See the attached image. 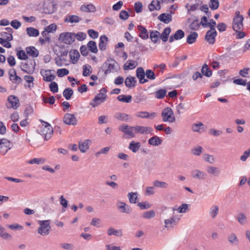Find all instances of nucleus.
I'll return each instance as SVG.
<instances>
[{
  "instance_id": "7",
  "label": "nucleus",
  "mask_w": 250,
  "mask_h": 250,
  "mask_svg": "<svg viewBox=\"0 0 250 250\" xmlns=\"http://www.w3.org/2000/svg\"><path fill=\"white\" fill-rule=\"evenodd\" d=\"M36 62L35 61L31 60L28 62L22 63L21 70L24 73L28 74L34 73L35 69Z\"/></svg>"
},
{
  "instance_id": "32",
  "label": "nucleus",
  "mask_w": 250,
  "mask_h": 250,
  "mask_svg": "<svg viewBox=\"0 0 250 250\" xmlns=\"http://www.w3.org/2000/svg\"><path fill=\"white\" fill-rule=\"evenodd\" d=\"M201 73L204 76L210 77L211 76L212 72V70L209 68L208 65L205 63L201 68Z\"/></svg>"
},
{
  "instance_id": "59",
  "label": "nucleus",
  "mask_w": 250,
  "mask_h": 250,
  "mask_svg": "<svg viewBox=\"0 0 250 250\" xmlns=\"http://www.w3.org/2000/svg\"><path fill=\"white\" fill-rule=\"evenodd\" d=\"M86 34L83 32H79L76 34L74 33V39L76 38L79 41L84 40L86 38Z\"/></svg>"
},
{
  "instance_id": "9",
  "label": "nucleus",
  "mask_w": 250,
  "mask_h": 250,
  "mask_svg": "<svg viewBox=\"0 0 250 250\" xmlns=\"http://www.w3.org/2000/svg\"><path fill=\"white\" fill-rule=\"evenodd\" d=\"M217 33L216 30H208L205 37V40L210 44H213L215 42V38Z\"/></svg>"
},
{
  "instance_id": "45",
  "label": "nucleus",
  "mask_w": 250,
  "mask_h": 250,
  "mask_svg": "<svg viewBox=\"0 0 250 250\" xmlns=\"http://www.w3.org/2000/svg\"><path fill=\"white\" fill-rule=\"evenodd\" d=\"M73 90L70 88H66L63 91V96L66 100H69L73 94Z\"/></svg>"
},
{
  "instance_id": "27",
  "label": "nucleus",
  "mask_w": 250,
  "mask_h": 250,
  "mask_svg": "<svg viewBox=\"0 0 250 250\" xmlns=\"http://www.w3.org/2000/svg\"><path fill=\"white\" fill-rule=\"evenodd\" d=\"M171 31L170 27H167L164 29L162 34L160 35V38L163 42H166L168 40Z\"/></svg>"
},
{
  "instance_id": "61",
  "label": "nucleus",
  "mask_w": 250,
  "mask_h": 250,
  "mask_svg": "<svg viewBox=\"0 0 250 250\" xmlns=\"http://www.w3.org/2000/svg\"><path fill=\"white\" fill-rule=\"evenodd\" d=\"M146 99L147 97L145 95L139 94L136 96L134 99V102L136 103H140L141 102L146 101Z\"/></svg>"
},
{
  "instance_id": "62",
  "label": "nucleus",
  "mask_w": 250,
  "mask_h": 250,
  "mask_svg": "<svg viewBox=\"0 0 250 250\" xmlns=\"http://www.w3.org/2000/svg\"><path fill=\"white\" fill-rule=\"evenodd\" d=\"M188 208V205L187 204H182L178 208L177 210L179 213H185Z\"/></svg>"
},
{
  "instance_id": "23",
  "label": "nucleus",
  "mask_w": 250,
  "mask_h": 250,
  "mask_svg": "<svg viewBox=\"0 0 250 250\" xmlns=\"http://www.w3.org/2000/svg\"><path fill=\"white\" fill-rule=\"evenodd\" d=\"M69 57L73 64L76 63L80 57V55L77 50H71L69 52Z\"/></svg>"
},
{
  "instance_id": "39",
  "label": "nucleus",
  "mask_w": 250,
  "mask_h": 250,
  "mask_svg": "<svg viewBox=\"0 0 250 250\" xmlns=\"http://www.w3.org/2000/svg\"><path fill=\"white\" fill-rule=\"evenodd\" d=\"M26 31L28 35L30 37H37L39 35V31L33 27H27Z\"/></svg>"
},
{
  "instance_id": "35",
  "label": "nucleus",
  "mask_w": 250,
  "mask_h": 250,
  "mask_svg": "<svg viewBox=\"0 0 250 250\" xmlns=\"http://www.w3.org/2000/svg\"><path fill=\"white\" fill-rule=\"evenodd\" d=\"M81 10L85 12H94L96 11V8L92 4H83L81 6Z\"/></svg>"
},
{
  "instance_id": "11",
  "label": "nucleus",
  "mask_w": 250,
  "mask_h": 250,
  "mask_svg": "<svg viewBox=\"0 0 250 250\" xmlns=\"http://www.w3.org/2000/svg\"><path fill=\"white\" fill-rule=\"evenodd\" d=\"M106 98L107 95H104V96L103 97L101 95H100L99 93L95 96L94 98L90 103V105H91L93 107H95L100 104L105 102L106 100Z\"/></svg>"
},
{
  "instance_id": "49",
  "label": "nucleus",
  "mask_w": 250,
  "mask_h": 250,
  "mask_svg": "<svg viewBox=\"0 0 250 250\" xmlns=\"http://www.w3.org/2000/svg\"><path fill=\"white\" fill-rule=\"evenodd\" d=\"M155 215V212L154 210H151L144 212L142 214V217L146 219H151L153 218Z\"/></svg>"
},
{
  "instance_id": "54",
  "label": "nucleus",
  "mask_w": 250,
  "mask_h": 250,
  "mask_svg": "<svg viewBox=\"0 0 250 250\" xmlns=\"http://www.w3.org/2000/svg\"><path fill=\"white\" fill-rule=\"evenodd\" d=\"M69 70L66 68H61L57 70V74L59 77H62L69 74Z\"/></svg>"
},
{
  "instance_id": "5",
  "label": "nucleus",
  "mask_w": 250,
  "mask_h": 250,
  "mask_svg": "<svg viewBox=\"0 0 250 250\" xmlns=\"http://www.w3.org/2000/svg\"><path fill=\"white\" fill-rule=\"evenodd\" d=\"M163 121L173 123L175 121V118L173 115V112L170 107L165 108L162 112Z\"/></svg>"
},
{
  "instance_id": "36",
  "label": "nucleus",
  "mask_w": 250,
  "mask_h": 250,
  "mask_svg": "<svg viewBox=\"0 0 250 250\" xmlns=\"http://www.w3.org/2000/svg\"><path fill=\"white\" fill-rule=\"evenodd\" d=\"M198 34L197 32H191L187 38V42L188 44H192L194 43L197 40Z\"/></svg>"
},
{
  "instance_id": "29",
  "label": "nucleus",
  "mask_w": 250,
  "mask_h": 250,
  "mask_svg": "<svg viewBox=\"0 0 250 250\" xmlns=\"http://www.w3.org/2000/svg\"><path fill=\"white\" fill-rule=\"evenodd\" d=\"M141 146V144L140 142H135L134 141H132L130 142L128 147L133 153H136L139 150Z\"/></svg>"
},
{
  "instance_id": "3",
  "label": "nucleus",
  "mask_w": 250,
  "mask_h": 250,
  "mask_svg": "<svg viewBox=\"0 0 250 250\" xmlns=\"http://www.w3.org/2000/svg\"><path fill=\"white\" fill-rule=\"evenodd\" d=\"M115 64H118L117 62L112 58L108 59L102 65V68H107L104 69V73L106 76L111 72L117 71L115 68Z\"/></svg>"
},
{
  "instance_id": "52",
  "label": "nucleus",
  "mask_w": 250,
  "mask_h": 250,
  "mask_svg": "<svg viewBox=\"0 0 250 250\" xmlns=\"http://www.w3.org/2000/svg\"><path fill=\"white\" fill-rule=\"evenodd\" d=\"M219 2L218 0H210L209 6L211 10H215L218 8Z\"/></svg>"
},
{
  "instance_id": "58",
  "label": "nucleus",
  "mask_w": 250,
  "mask_h": 250,
  "mask_svg": "<svg viewBox=\"0 0 250 250\" xmlns=\"http://www.w3.org/2000/svg\"><path fill=\"white\" fill-rule=\"evenodd\" d=\"M49 88L53 93H57L58 91V85L55 82H52L49 84Z\"/></svg>"
},
{
  "instance_id": "25",
  "label": "nucleus",
  "mask_w": 250,
  "mask_h": 250,
  "mask_svg": "<svg viewBox=\"0 0 250 250\" xmlns=\"http://www.w3.org/2000/svg\"><path fill=\"white\" fill-rule=\"evenodd\" d=\"M108 38L106 35H102L100 38L99 47L100 50L104 51L106 49Z\"/></svg>"
},
{
  "instance_id": "2",
  "label": "nucleus",
  "mask_w": 250,
  "mask_h": 250,
  "mask_svg": "<svg viewBox=\"0 0 250 250\" xmlns=\"http://www.w3.org/2000/svg\"><path fill=\"white\" fill-rule=\"evenodd\" d=\"M243 20L244 17L243 15L240 14L239 11H236L232 21V28L234 31H237L243 29Z\"/></svg>"
},
{
  "instance_id": "34",
  "label": "nucleus",
  "mask_w": 250,
  "mask_h": 250,
  "mask_svg": "<svg viewBox=\"0 0 250 250\" xmlns=\"http://www.w3.org/2000/svg\"><path fill=\"white\" fill-rule=\"evenodd\" d=\"M88 50L92 53H97L98 51L96 42L93 41H90L87 44Z\"/></svg>"
},
{
  "instance_id": "8",
  "label": "nucleus",
  "mask_w": 250,
  "mask_h": 250,
  "mask_svg": "<svg viewBox=\"0 0 250 250\" xmlns=\"http://www.w3.org/2000/svg\"><path fill=\"white\" fill-rule=\"evenodd\" d=\"M8 102L11 104L9 106L6 105L7 108H12L14 109H17L20 106V104L18 98L15 95H10L7 98Z\"/></svg>"
},
{
  "instance_id": "18",
  "label": "nucleus",
  "mask_w": 250,
  "mask_h": 250,
  "mask_svg": "<svg viewBox=\"0 0 250 250\" xmlns=\"http://www.w3.org/2000/svg\"><path fill=\"white\" fill-rule=\"evenodd\" d=\"M185 32L181 29H179L176 31L173 35L170 36L169 39V42H172L174 40H181L185 37Z\"/></svg>"
},
{
  "instance_id": "37",
  "label": "nucleus",
  "mask_w": 250,
  "mask_h": 250,
  "mask_svg": "<svg viewBox=\"0 0 250 250\" xmlns=\"http://www.w3.org/2000/svg\"><path fill=\"white\" fill-rule=\"evenodd\" d=\"M228 240L231 245H237L239 244V240L234 233H231L228 235Z\"/></svg>"
},
{
  "instance_id": "33",
  "label": "nucleus",
  "mask_w": 250,
  "mask_h": 250,
  "mask_svg": "<svg viewBox=\"0 0 250 250\" xmlns=\"http://www.w3.org/2000/svg\"><path fill=\"white\" fill-rule=\"evenodd\" d=\"M150 38L154 43H157L158 42V39L160 37V33L157 30L150 31Z\"/></svg>"
},
{
  "instance_id": "43",
  "label": "nucleus",
  "mask_w": 250,
  "mask_h": 250,
  "mask_svg": "<svg viewBox=\"0 0 250 250\" xmlns=\"http://www.w3.org/2000/svg\"><path fill=\"white\" fill-rule=\"evenodd\" d=\"M167 91L166 89H160L155 92V97L158 99L164 98L166 95Z\"/></svg>"
},
{
  "instance_id": "24",
  "label": "nucleus",
  "mask_w": 250,
  "mask_h": 250,
  "mask_svg": "<svg viewBox=\"0 0 250 250\" xmlns=\"http://www.w3.org/2000/svg\"><path fill=\"white\" fill-rule=\"evenodd\" d=\"M81 20V18L75 15H67L64 21L65 22L78 23Z\"/></svg>"
},
{
  "instance_id": "30",
  "label": "nucleus",
  "mask_w": 250,
  "mask_h": 250,
  "mask_svg": "<svg viewBox=\"0 0 250 250\" xmlns=\"http://www.w3.org/2000/svg\"><path fill=\"white\" fill-rule=\"evenodd\" d=\"M162 140L157 136H154L151 137L148 141V143L150 145L154 146H158L162 144Z\"/></svg>"
},
{
  "instance_id": "14",
  "label": "nucleus",
  "mask_w": 250,
  "mask_h": 250,
  "mask_svg": "<svg viewBox=\"0 0 250 250\" xmlns=\"http://www.w3.org/2000/svg\"><path fill=\"white\" fill-rule=\"evenodd\" d=\"M9 79L13 83L19 84L21 83L22 79L17 75L16 71L15 69H10L9 71Z\"/></svg>"
},
{
  "instance_id": "48",
  "label": "nucleus",
  "mask_w": 250,
  "mask_h": 250,
  "mask_svg": "<svg viewBox=\"0 0 250 250\" xmlns=\"http://www.w3.org/2000/svg\"><path fill=\"white\" fill-rule=\"evenodd\" d=\"M91 66L89 64H85L83 66V75L84 77L88 76L91 73Z\"/></svg>"
},
{
  "instance_id": "44",
  "label": "nucleus",
  "mask_w": 250,
  "mask_h": 250,
  "mask_svg": "<svg viewBox=\"0 0 250 250\" xmlns=\"http://www.w3.org/2000/svg\"><path fill=\"white\" fill-rule=\"evenodd\" d=\"M40 121L42 124V125L44 126V128H46V129L48 128L49 130V133H50V134H49V135L48 134L47 135V136L46 135L45 137H46L47 136H48L49 137H51L53 133V127L48 122H45L42 119H40Z\"/></svg>"
},
{
  "instance_id": "47",
  "label": "nucleus",
  "mask_w": 250,
  "mask_h": 250,
  "mask_svg": "<svg viewBox=\"0 0 250 250\" xmlns=\"http://www.w3.org/2000/svg\"><path fill=\"white\" fill-rule=\"evenodd\" d=\"M178 220H176L173 217L165 220V227L168 228L169 227H173V225H176L177 223Z\"/></svg>"
},
{
  "instance_id": "64",
  "label": "nucleus",
  "mask_w": 250,
  "mask_h": 250,
  "mask_svg": "<svg viewBox=\"0 0 250 250\" xmlns=\"http://www.w3.org/2000/svg\"><path fill=\"white\" fill-rule=\"evenodd\" d=\"M135 11L137 13H141L143 10V4L141 2H136L134 4Z\"/></svg>"
},
{
  "instance_id": "26",
  "label": "nucleus",
  "mask_w": 250,
  "mask_h": 250,
  "mask_svg": "<svg viewBox=\"0 0 250 250\" xmlns=\"http://www.w3.org/2000/svg\"><path fill=\"white\" fill-rule=\"evenodd\" d=\"M148 8L151 12L153 11L154 10H159L161 9L160 2L158 0H153L148 4Z\"/></svg>"
},
{
  "instance_id": "51",
  "label": "nucleus",
  "mask_w": 250,
  "mask_h": 250,
  "mask_svg": "<svg viewBox=\"0 0 250 250\" xmlns=\"http://www.w3.org/2000/svg\"><path fill=\"white\" fill-rule=\"evenodd\" d=\"M45 162V160L43 158H35L31 160H29L27 162V163L30 164H43Z\"/></svg>"
},
{
  "instance_id": "40",
  "label": "nucleus",
  "mask_w": 250,
  "mask_h": 250,
  "mask_svg": "<svg viewBox=\"0 0 250 250\" xmlns=\"http://www.w3.org/2000/svg\"><path fill=\"white\" fill-rule=\"evenodd\" d=\"M107 233L108 235H114L117 236H122V231L121 229H115L113 228H110L107 231Z\"/></svg>"
},
{
  "instance_id": "21",
  "label": "nucleus",
  "mask_w": 250,
  "mask_h": 250,
  "mask_svg": "<svg viewBox=\"0 0 250 250\" xmlns=\"http://www.w3.org/2000/svg\"><path fill=\"white\" fill-rule=\"evenodd\" d=\"M138 30L139 31V36L143 40H146L148 38V33L145 27L141 25L137 26Z\"/></svg>"
},
{
  "instance_id": "10",
  "label": "nucleus",
  "mask_w": 250,
  "mask_h": 250,
  "mask_svg": "<svg viewBox=\"0 0 250 250\" xmlns=\"http://www.w3.org/2000/svg\"><path fill=\"white\" fill-rule=\"evenodd\" d=\"M136 75L139 80V83H140L143 84L148 82V80L145 78L146 72L142 67H139L137 68Z\"/></svg>"
},
{
  "instance_id": "50",
  "label": "nucleus",
  "mask_w": 250,
  "mask_h": 250,
  "mask_svg": "<svg viewBox=\"0 0 250 250\" xmlns=\"http://www.w3.org/2000/svg\"><path fill=\"white\" fill-rule=\"evenodd\" d=\"M135 62H136L131 60H128L127 62L126 63H125L124 65V69L125 70H128L135 68L136 67V65H135Z\"/></svg>"
},
{
  "instance_id": "60",
  "label": "nucleus",
  "mask_w": 250,
  "mask_h": 250,
  "mask_svg": "<svg viewBox=\"0 0 250 250\" xmlns=\"http://www.w3.org/2000/svg\"><path fill=\"white\" fill-rule=\"evenodd\" d=\"M87 33L90 37L93 39H97L99 36V33L92 29L88 30Z\"/></svg>"
},
{
  "instance_id": "56",
  "label": "nucleus",
  "mask_w": 250,
  "mask_h": 250,
  "mask_svg": "<svg viewBox=\"0 0 250 250\" xmlns=\"http://www.w3.org/2000/svg\"><path fill=\"white\" fill-rule=\"evenodd\" d=\"M153 185L155 187L167 188L168 184L164 182H160L158 180H155L153 182Z\"/></svg>"
},
{
  "instance_id": "20",
  "label": "nucleus",
  "mask_w": 250,
  "mask_h": 250,
  "mask_svg": "<svg viewBox=\"0 0 250 250\" xmlns=\"http://www.w3.org/2000/svg\"><path fill=\"white\" fill-rule=\"evenodd\" d=\"M25 51L27 56H31L33 58H36L39 56V52L34 46H28L25 48Z\"/></svg>"
},
{
  "instance_id": "55",
  "label": "nucleus",
  "mask_w": 250,
  "mask_h": 250,
  "mask_svg": "<svg viewBox=\"0 0 250 250\" xmlns=\"http://www.w3.org/2000/svg\"><path fill=\"white\" fill-rule=\"evenodd\" d=\"M146 76L148 79L153 80L156 78L155 73L151 69H147L146 71Z\"/></svg>"
},
{
  "instance_id": "1",
  "label": "nucleus",
  "mask_w": 250,
  "mask_h": 250,
  "mask_svg": "<svg viewBox=\"0 0 250 250\" xmlns=\"http://www.w3.org/2000/svg\"><path fill=\"white\" fill-rule=\"evenodd\" d=\"M119 130L128 136V138H132L135 137V134L133 132L140 133L141 134H152L153 129L150 127L140 125L129 126L126 124H122L119 126Z\"/></svg>"
},
{
  "instance_id": "22",
  "label": "nucleus",
  "mask_w": 250,
  "mask_h": 250,
  "mask_svg": "<svg viewBox=\"0 0 250 250\" xmlns=\"http://www.w3.org/2000/svg\"><path fill=\"white\" fill-rule=\"evenodd\" d=\"M135 116L141 118L153 119L156 116V114L155 112L149 113L147 111H139L136 113Z\"/></svg>"
},
{
  "instance_id": "31",
  "label": "nucleus",
  "mask_w": 250,
  "mask_h": 250,
  "mask_svg": "<svg viewBox=\"0 0 250 250\" xmlns=\"http://www.w3.org/2000/svg\"><path fill=\"white\" fill-rule=\"evenodd\" d=\"M158 19L165 23H168L172 21V16L170 14L162 13L158 16Z\"/></svg>"
},
{
  "instance_id": "57",
  "label": "nucleus",
  "mask_w": 250,
  "mask_h": 250,
  "mask_svg": "<svg viewBox=\"0 0 250 250\" xmlns=\"http://www.w3.org/2000/svg\"><path fill=\"white\" fill-rule=\"evenodd\" d=\"M218 207L217 206L214 205L210 208V211L209 213L212 218H214L218 214Z\"/></svg>"
},
{
  "instance_id": "17",
  "label": "nucleus",
  "mask_w": 250,
  "mask_h": 250,
  "mask_svg": "<svg viewBox=\"0 0 250 250\" xmlns=\"http://www.w3.org/2000/svg\"><path fill=\"white\" fill-rule=\"evenodd\" d=\"M114 118L117 120L121 121L130 122L132 121V117L128 114L124 113L117 112L115 114Z\"/></svg>"
},
{
  "instance_id": "12",
  "label": "nucleus",
  "mask_w": 250,
  "mask_h": 250,
  "mask_svg": "<svg viewBox=\"0 0 250 250\" xmlns=\"http://www.w3.org/2000/svg\"><path fill=\"white\" fill-rule=\"evenodd\" d=\"M117 206L118 209L121 212L127 214L131 213L132 209L131 207L125 203L119 201L117 203Z\"/></svg>"
},
{
  "instance_id": "63",
  "label": "nucleus",
  "mask_w": 250,
  "mask_h": 250,
  "mask_svg": "<svg viewBox=\"0 0 250 250\" xmlns=\"http://www.w3.org/2000/svg\"><path fill=\"white\" fill-rule=\"evenodd\" d=\"M202 150L203 148L200 146H198L196 148H192L191 150V152L194 155L199 156L201 154Z\"/></svg>"
},
{
  "instance_id": "19",
  "label": "nucleus",
  "mask_w": 250,
  "mask_h": 250,
  "mask_svg": "<svg viewBox=\"0 0 250 250\" xmlns=\"http://www.w3.org/2000/svg\"><path fill=\"white\" fill-rule=\"evenodd\" d=\"M137 80L135 78L130 75L128 76L125 80V86L130 88H133L136 86Z\"/></svg>"
},
{
  "instance_id": "16",
  "label": "nucleus",
  "mask_w": 250,
  "mask_h": 250,
  "mask_svg": "<svg viewBox=\"0 0 250 250\" xmlns=\"http://www.w3.org/2000/svg\"><path fill=\"white\" fill-rule=\"evenodd\" d=\"M51 71V70L50 69L45 70L44 69H42L41 70L40 73L43 77V79L44 81L51 83L52 81L55 79L56 77L54 75L50 74L48 76H46V74H47V73H50Z\"/></svg>"
},
{
  "instance_id": "41",
  "label": "nucleus",
  "mask_w": 250,
  "mask_h": 250,
  "mask_svg": "<svg viewBox=\"0 0 250 250\" xmlns=\"http://www.w3.org/2000/svg\"><path fill=\"white\" fill-rule=\"evenodd\" d=\"M207 172L214 176H217L220 173V170L218 167L212 166H208L207 167Z\"/></svg>"
},
{
  "instance_id": "38",
  "label": "nucleus",
  "mask_w": 250,
  "mask_h": 250,
  "mask_svg": "<svg viewBox=\"0 0 250 250\" xmlns=\"http://www.w3.org/2000/svg\"><path fill=\"white\" fill-rule=\"evenodd\" d=\"M132 96L130 95H120L117 97V99L122 102L130 103L132 100Z\"/></svg>"
},
{
  "instance_id": "13",
  "label": "nucleus",
  "mask_w": 250,
  "mask_h": 250,
  "mask_svg": "<svg viewBox=\"0 0 250 250\" xmlns=\"http://www.w3.org/2000/svg\"><path fill=\"white\" fill-rule=\"evenodd\" d=\"M77 120L73 114L66 113L63 117V122L68 125H75Z\"/></svg>"
},
{
  "instance_id": "53",
  "label": "nucleus",
  "mask_w": 250,
  "mask_h": 250,
  "mask_svg": "<svg viewBox=\"0 0 250 250\" xmlns=\"http://www.w3.org/2000/svg\"><path fill=\"white\" fill-rule=\"evenodd\" d=\"M127 196L130 203L135 204L136 203L137 199V193L130 192Z\"/></svg>"
},
{
  "instance_id": "6",
  "label": "nucleus",
  "mask_w": 250,
  "mask_h": 250,
  "mask_svg": "<svg viewBox=\"0 0 250 250\" xmlns=\"http://www.w3.org/2000/svg\"><path fill=\"white\" fill-rule=\"evenodd\" d=\"M59 40L65 44H71L75 41L74 33H62L59 35Z\"/></svg>"
},
{
  "instance_id": "42",
  "label": "nucleus",
  "mask_w": 250,
  "mask_h": 250,
  "mask_svg": "<svg viewBox=\"0 0 250 250\" xmlns=\"http://www.w3.org/2000/svg\"><path fill=\"white\" fill-rule=\"evenodd\" d=\"M88 142H91L90 140H85L83 143H79V147L80 150L83 152H85L89 148Z\"/></svg>"
},
{
  "instance_id": "15",
  "label": "nucleus",
  "mask_w": 250,
  "mask_h": 250,
  "mask_svg": "<svg viewBox=\"0 0 250 250\" xmlns=\"http://www.w3.org/2000/svg\"><path fill=\"white\" fill-rule=\"evenodd\" d=\"M9 142L6 139H0V154H5L10 149L8 148Z\"/></svg>"
},
{
  "instance_id": "4",
  "label": "nucleus",
  "mask_w": 250,
  "mask_h": 250,
  "mask_svg": "<svg viewBox=\"0 0 250 250\" xmlns=\"http://www.w3.org/2000/svg\"><path fill=\"white\" fill-rule=\"evenodd\" d=\"M50 220H40L38 222L40 227L38 229V232L41 235H48L50 232L51 227Z\"/></svg>"
},
{
  "instance_id": "28",
  "label": "nucleus",
  "mask_w": 250,
  "mask_h": 250,
  "mask_svg": "<svg viewBox=\"0 0 250 250\" xmlns=\"http://www.w3.org/2000/svg\"><path fill=\"white\" fill-rule=\"evenodd\" d=\"M191 175L193 178L199 180H204L205 178L206 174L203 171L198 169H195L191 172Z\"/></svg>"
},
{
  "instance_id": "46",
  "label": "nucleus",
  "mask_w": 250,
  "mask_h": 250,
  "mask_svg": "<svg viewBox=\"0 0 250 250\" xmlns=\"http://www.w3.org/2000/svg\"><path fill=\"white\" fill-rule=\"evenodd\" d=\"M16 51H17V56L18 57V58L19 59V60H26L28 59V56L27 55V53L26 52L25 53V52L23 50H16Z\"/></svg>"
}]
</instances>
